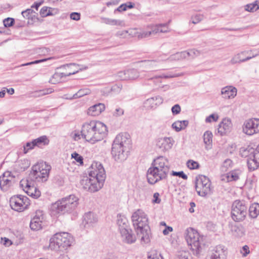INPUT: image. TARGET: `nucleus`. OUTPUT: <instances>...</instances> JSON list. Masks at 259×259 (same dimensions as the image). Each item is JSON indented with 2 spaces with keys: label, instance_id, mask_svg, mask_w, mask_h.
<instances>
[{
  "label": "nucleus",
  "instance_id": "nucleus-1",
  "mask_svg": "<svg viewBox=\"0 0 259 259\" xmlns=\"http://www.w3.org/2000/svg\"><path fill=\"white\" fill-rule=\"evenodd\" d=\"M107 128L103 123L92 120L85 122L81 130V137L92 144L103 140L107 134Z\"/></svg>",
  "mask_w": 259,
  "mask_h": 259
},
{
  "label": "nucleus",
  "instance_id": "nucleus-2",
  "mask_svg": "<svg viewBox=\"0 0 259 259\" xmlns=\"http://www.w3.org/2000/svg\"><path fill=\"white\" fill-rule=\"evenodd\" d=\"M169 170V162L164 156H159L155 159L147 172L148 182L154 184L159 181L165 179Z\"/></svg>",
  "mask_w": 259,
  "mask_h": 259
},
{
  "label": "nucleus",
  "instance_id": "nucleus-3",
  "mask_svg": "<svg viewBox=\"0 0 259 259\" xmlns=\"http://www.w3.org/2000/svg\"><path fill=\"white\" fill-rule=\"evenodd\" d=\"M78 200L74 195H70L58 200L51 206V215L57 217L58 215L72 212L78 206Z\"/></svg>",
  "mask_w": 259,
  "mask_h": 259
},
{
  "label": "nucleus",
  "instance_id": "nucleus-4",
  "mask_svg": "<svg viewBox=\"0 0 259 259\" xmlns=\"http://www.w3.org/2000/svg\"><path fill=\"white\" fill-rule=\"evenodd\" d=\"M129 135L127 133H120L116 136L113 141L111 148V154L114 160L120 162L127 158L126 145L129 142Z\"/></svg>",
  "mask_w": 259,
  "mask_h": 259
},
{
  "label": "nucleus",
  "instance_id": "nucleus-5",
  "mask_svg": "<svg viewBox=\"0 0 259 259\" xmlns=\"http://www.w3.org/2000/svg\"><path fill=\"white\" fill-rule=\"evenodd\" d=\"M51 169V165L46 162H38L32 167L29 178L32 181L46 182L48 180Z\"/></svg>",
  "mask_w": 259,
  "mask_h": 259
},
{
  "label": "nucleus",
  "instance_id": "nucleus-6",
  "mask_svg": "<svg viewBox=\"0 0 259 259\" xmlns=\"http://www.w3.org/2000/svg\"><path fill=\"white\" fill-rule=\"evenodd\" d=\"M73 242V238L70 234L66 232L56 233L50 239L49 247L55 250L66 249L71 246Z\"/></svg>",
  "mask_w": 259,
  "mask_h": 259
},
{
  "label": "nucleus",
  "instance_id": "nucleus-7",
  "mask_svg": "<svg viewBox=\"0 0 259 259\" xmlns=\"http://www.w3.org/2000/svg\"><path fill=\"white\" fill-rule=\"evenodd\" d=\"M186 240L188 244L191 246L194 253L198 255L203 246V237L194 229L189 228L186 231Z\"/></svg>",
  "mask_w": 259,
  "mask_h": 259
},
{
  "label": "nucleus",
  "instance_id": "nucleus-8",
  "mask_svg": "<svg viewBox=\"0 0 259 259\" xmlns=\"http://www.w3.org/2000/svg\"><path fill=\"white\" fill-rule=\"evenodd\" d=\"M247 204L244 200H236L232 205L231 217L237 222L244 221L247 215Z\"/></svg>",
  "mask_w": 259,
  "mask_h": 259
},
{
  "label": "nucleus",
  "instance_id": "nucleus-9",
  "mask_svg": "<svg viewBox=\"0 0 259 259\" xmlns=\"http://www.w3.org/2000/svg\"><path fill=\"white\" fill-rule=\"evenodd\" d=\"M195 189L197 194L202 197L210 195L212 193L211 182L208 177L199 175L196 178Z\"/></svg>",
  "mask_w": 259,
  "mask_h": 259
},
{
  "label": "nucleus",
  "instance_id": "nucleus-10",
  "mask_svg": "<svg viewBox=\"0 0 259 259\" xmlns=\"http://www.w3.org/2000/svg\"><path fill=\"white\" fill-rule=\"evenodd\" d=\"M80 185L84 190L90 192H97L103 186L102 182L99 181L98 178H93L90 176L83 177L80 180Z\"/></svg>",
  "mask_w": 259,
  "mask_h": 259
},
{
  "label": "nucleus",
  "instance_id": "nucleus-11",
  "mask_svg": "<svg viewBox=\"0 0 259 259\" xmlns=\"http://www.w3.org/2000/svg\"><path fill=\"white\" fill-rule=\"evenodd\" d=\"M28 199L23 195H15L10 200L11 208L17 211L21 212L25 210L29 205Z\"/></svg>",
  "mask_w": 259,
  "mask_h": 259
},
{
  "label": "nucleus",
  "instance_id": "nucleus-12",
  "mask_svg": "<svg viewBox=\"0 0 259 259\" xmlns=\"http://www.w3.org/2000/svg\"><path fill=\"white\" fill-rule=\"evenodd\" d=\"M133 225L135 229H145L147 228L148 218L145 213L141 209L135 211L132 217Z\"/></svg>",
  "mask_w": 259,
  "mask_h": 259
},
{
  "label": "nucleus",
  "instance_id": "nucleus-13",
  "mask_svg": "<svg viewBox=\"0 0 259 259\" xmlns=\"http://www.w3.org/2000/svg\"><path fill=\"white\" fill-rule=\"evenodd\" d=\"M89 176L93 178H98V180L104 184L106 174L104 168L100 162H94L91 166Z\"/></svg>",
  "mask_w": 259,
  "mask_h": 259
},
{
  "label": "nucleus",
  "instance_id": "nucleus-14",
  "mask_svg": "<svg viewBox=\"0 0 259 259\" xmlns=\"http://www.w3.org/2000/svg\"><path fill=\"white\" fill-rule=\"evenodd\" d=\"M20 186L28 195L32 198H37L40 196V191L28 179L22 180L20 182Z\"/></svg>",
  "mask_w": 259,
  "mask_h": 259
},
{
  "label": "nucleus",
  "instance_id": "nucleus-15",
  "mask_svg": "<svg viewBox=\"0 0 259 259\" xmlns=\"http://www.w3.org/2000/svg\"><path fill=\"white\" fill-rule=\"evenodd\" d=\"M243 132L249 136L259 133V119L252 118L244 121Z\"/></svg>",
  "mask_w": 259,
  "mask_h": 259
},
{
  "label": "nucleus",
  "instance_id": "nucleus-16",
  "mask_svg": "<svg viewBox=\"0 0 259 259\" xmlns=\"http://www.w3.org/2000/svg\"><path fill=\"white\" fill-rule=\"evenodd\" d=\"M15 182V177L11 171H5L0 177V188L3 191H8Z\"/></svg>",
  "mask_w": 259,
  "mask_h": 259
},
{
  "label": "nucleus",
  "instance_id": "nucleus-17",
  "mask_svg": "<svg viewBox=\"0 0 259 259\" xmlns=\"http://www.w3.org/2000/svg\"><path fill=\"white\" fill-rule=\"evenodd\" d=\"M175 140L171 137H160L156 139V146L163 152H166L171 149L175 144Z\"/></svg>",
  "mask_w": 259,
  "mask_h": 259
},
{
  "label": "nucleus",
  "instance_id": "nucleus-18",
  "mask_svg": "<svg viewBox=\"0 0 259 259\" xmlns=\"http://www.w3.org/2000/svg\"><path fill=\"white\" fill-rule=\"evenodd\" d=\"M227 251L225 246L218 245L214 247L208 255L212 259H226Z\"/></svg>",
  "mask_w": 259,
  "mask_h": 259
},
{
  "label": "nucleus",
  "instance_id": "nucleus-19",
  "mask_svg": "<svg viewBox=\"0 0 259 259\" xmlns=\"http://www.w3.org/2000/svg\"><path fill=\"white\" fill-rule=\"evenodd\" d=\"M117 76L121 80H134L139 76V73L135 69H129L118 72Z\"/></svg>",
  "mask_w": 259,
  "mask_h": 259
},
{
  "label": "nucleus",
  "instance_id": "nucleus-20",
  "mask_svg": "<svg viewBox=\"0 0 259 259\" xmlns=\"http://www.w3.org/2000/svg\"><path fill=\"white\" fill-rule=\"evenodd\" d=\"M98 222L96 215L92 212L89 211L83 215L82 225L86 229H89L94 226Z\"/></svg>",
  "mask_w": 259,
  "mask_h": 259
},
{
  "label": "nucleus",
  "instance_id": "nucleus-21",
  "mask_svg": "<svg viewBox=\"0 0 259 259\" xmlns=\"http://www.w3.org/2000/svg\"><path fill=\"white\" fill-rule=\"evenodd\" d=\"M232 124L229 118H224L221 122L219 124L217 133L220 136H223L228 133H229L232 128Z\"/></svg>",
  "mask_w": 259,
  "mask_h": 259
},
{
  "label": "nucleus",
  "instance_id": "nucleus-22",
  "mask_svg": "<svg viewBox=\"0 0 259 259\" xmlns=\"http://www.w3.org/2000/svg\"><path fill=\"white\" fill-rule=\"evenodd\" d=\"M251 51H243L235 55L231 60V63L233 64L245 62L256 56L257 54L252 55L251 56H247V54H250Z\"/></svg>",
  "mask_w": 259,
  "mask_h": 259
},
{
  "label": "nucleus",
  "instance_id": "nucleus-23",
  "mask_svg": "<svg viewBox=\"0 0 259 259\" xmlns=\"http://www.w3.org/2000/svg\"><path fill=\"white\" fill-rule=\"evenodd\" d=\"M247 163L250 171L254 170L259 166V145L258 150L247 159Z\"/></svg>",
  "mask_w": 259,
  "mask_h": 259
},
{
  "label": "nucleus",
  "instance_id": "nucleus-24",
  "mask_svg": "<svg viewBox=\"0 0 259 259\" xmlns=\"http://www.w3.org/2000/svg\"><path fill=\"white\" fill-rule=\"evenodd\" d=\"M44 217L42 212L38 210L36 212V215L31 220L30 228L33 230H39L42 228V220Z\"/></svg>",
  "mask_w": 259,
  "mask_h": 259
},
{
  "label": "nucleus",
  "instance_id": "nucleus-25",
  "mask_svg": "<svg viewBox=\"0 0 259 259\" xmlns=\"http://www.w3.org/2000/svg\"><path fill=\"white\" fill-rule=\"evenodd\" d=\"M120 232L122 240L124 242L128 244H132L136 241V237L135 235L133 234L132 230L130 228L127 229L122 228Z\"/></svg>",
  "mask_w": 259,
  "mask_h": 259
},
{
  "label": "nucleus",
  "instance_id": "nucleus-26",
  "mask_svg": "<svg viewBox=\"0 0 259 259\" xmlns=\"http://www.w3.org/2000/svg\"><path fill=\"white\" fill-rule=\"evenodd\" d=\"M237 89L233 86H227L222 89L221 94L225 99L234 98L237 95Z\"/></svg>",
  "mask_w": 259,
  "mask_h": 259
},
{
  "label": "nucleus",
  "instance_id": "nucleus-27",
  "mask_svg": "<svg viewBox=\"0 0 259 259\" xmlns=\"http://www.w3.org/2000/svg\"><path fill=\"white\" fill-rule=\"evenodd\" d=\"M105 109V106L103 103H98L90 107L87 113L89 115L96 116L100 115Z\"/></svg>",
  "mask_w": 259,
  "mask_h": 259
},
{
  "label": "nucleus",
  "instance_id": "nucleus-28",
  "mask_svg": "<svg viewBox=\"0 0 259 259\" xmlns=\"http://www.w3.org/2000/svg\"><path fill=\"white\" fill-rule=\"evenodd\" d=\"M137 235L141 238V242L144 243H147L150 241L149 234V227L145 228V229L136 230Z\"/></svg>",
  "mask_w": 259,
  "mask_h": 259
},
{
  "label": "nucleus",
  "instance_id": "nucleus-29",
  "mask_svg": "<svg viewBox=\"0 0 259 259\" xmlns=\"http://www.w3.org/2000/svg\"><path fill=\"white\" fill-rule=\"evenodd\" d=\"M257 150L258 147L256 149H254L250 146H247V147L241 148L239 152L242 157H244L248 159L250 155L253 154Z\"/></svg>",
  "mask_w": 259,
  "mask_h": 259
},
{
  "label": "nucleus",
  "instance_id": "nucleus-30",
  "mask_svg": "<svg viewBox=\"0 0 259 259\" xmlns=\"http://www.w3.org/2000/svg\"><path fill=\"white\" fill-rule=\"evenodd\" d=\"M188 124L189 121L187 120H177L172 124L171 127L176 132H179L184 130L188 126Z\"/></svg>",
  "mask_w": 259,
  "mask_h": 259
},
{
  "label": "nucleus",
  "instance_id": "nucleus-31",
  "mask_svg": "<svg viewBox=\"0 0 259 259\" xmlns=\"http://www.w3.org/2000/svg\"><path fill=\"white\" fill-rule=\"evenodd\" d=\"M117 223L119 226L120 232H121L122 228L126 229L129 228L128 221L123 215L119 214L117 215Z\"/></svg>",
  "mask_w": 259,
  "mask_h": 259
},
{
  "label": "nucleus",
  "instance_id": "nucleus-32",
  "mask_svg": "<svg viewBox=\"0 0 259 259\" xmlns=\"http://www.w3.org/2000/svg\"><path fill=\"white\" fill-rule=\"evenodd\" d=\"M68 76H70V75H69V72L64 73L56 72L52 75L49 80V82L52 84H56L61 81V78L63 77Z\"/></svg>",
  "mask_w": 259,
  "mask_h": 259
},
{
  "label": "nucleus",
  "instance_id": "nucleus-33",
  "mask_svg": "<svg viewBox=\"0 0 259 259\" xmlns=\"http://www.w3.org/2000/svg\"><path fill=\"white\" fill-rule=\"evenodd\" d=\"M65 67L70 68L71 69H72V68H75L74 70H73L71 72H69V75H70L72 74H74L79 72V71L84 70L88 68V67L85 65H79L75 63H71L69 64H67L65 66Z\"/></svg>",
  "mask_w": 259,
  "mask_h": 259
},
{
  "label": "nucleus",
  "instance_id": "nucleus-34",
  "mask_svg": "<svg viewBox=\"0 0 259 259\" xmlns=\"http://www.w3.org/2000/svg\"><path fill=\"white\" fill-rule=\"evenodd\" d=\"M136 30L135 29H131L124 32L126 33H129L130 35H136L137 34L138 37L141 38L148 37L152 35L150 30L148 31H143L140 33L136 32Z\"/></svg>",
  "mask_w": 259,
  "mask_h": 259
},
{
  "label": "nucleus",
  "instance_id": "nucleus-35",
  "mask_svg": "<svg viewBox=\"0 0 259 259\" xmlns=\"http://www.w3.org/2000/svg\"><path fill=\"white\" fill-rule=\"evenodd\" d=\"M91 93L89 89L85 88L79 90L76 93L74 94L72 97H67L66 99L68 100H72L82 97L85 95L90 94Z\"/></svg>",
  "mask_w": 259,
  "mask_h": 259
},
{
  "label": "nucleus",
  "instance_id": "nucleus-36",
  "mask_svg": "<svg viewBox=\"0 0 259 259\" xmlns=\"http://www.w3.org/2000/svg\"><path fill=\"white\" fill-rule=\"evenodd\" d=\"M259 214V204L254 203L252 204L249 208V217L252 219H255Z\"/></svg>",
  "mask_w": 259,
  "mask_h": 259
},
{
  "label": "nucleus",
  "instance_id": "nucleus-37",
  "mask_svg": "<svg viewBox=\"0 0 259 259\" xmlns=\"http://www.w3.org/2000/svg\"><path fill=\"white\" fill-rule=\"evenodd\" d=\"M241 171L239 169H236L227 174L228 181H236L239 179Z\"/></svg>",
  "mask_w": 259,
  "mask_h": 259
},
{
  "label": "nucleus",
  "instance_id": "nucleus-38",
  "mask_svg": "<svg viewBox=\"0 0 259 259\" xmlns=\"http://www.w3.org/2000/svg\"><path fill=\"white\" fill-rule=\"evenodd\" d=\"M101 22L108 25H122L123 21L116 20L108 18L102 17L101 18Z\"/></svg>",
  "mask_w": 259,
  "mask_h": 259
},
{
  "label": "nucleus",
  "instance_id": "nucleus-39",
  "mask_svg": "<svg viewBox=\"0 0 259 259\" xmlns=\"http://www.w3.org/2000/svg\"><path fill=\"white\" fill-rule=\"evenodd\" d=\"M185 54H185L184 51L178 52L170 56V57L167 59V60L170 61H176L186 59L185 56Z\"/></svg>",
  "mask_w": 259,
  "mask_h": 259
},
{
  "label": "nucleus",
  "instance_id": "nucleus-40",
  "mask_svg": "<svg viewBox=\"0 0 259 259\" xmlns=\"http://www.w3.org/2000/svg\"><path fill=\"white\" fill-rule=\"evenodd\" d=\"M245 10L250 12H253L259 9V1H255L252 3L245 6Z\"/></svg>",
  "mask_w": 259,
  "mask_h": 259
},
{
  "label": "nucleus",
  "instance_id": "nucleus-41",
  "mask_svg": "<svg viewBox=\"0 0 259 259\" xmlns=\"http://www.w3.org/2000/svg\"><path fill=\"white\" fill-rule=\"evenodd\" d=\"M155 60H145L141 62V66L147 69H153L156 66Z\"/></svg>",
  "mask_w": 259,
  "mask_h": 259
},
{
  "label": "nucleus",
  "instance_id": "nucleus-42",
  "mask_svg": "<svg viewBox=\"0 0 259 259\" xmlns=\"http://www.w3.org/2000/svg\"><path fill=\"white\" fill-rule=\"evenodd\" d=\"M212 134L210 131H206L203 135V141L205 145H209L212 142Z\"/></svg>",
  "mask_w": 259,
  "mask_h": 259
},
{
  "label": "nucleus",
  "instance_id": "nucleus-43",
  "mask_svg": "<svg viewBox=\"0 0 259 259\" xmlns=\"http://www.w3.org/2000/svg\"><path fill=\"white\" fill-rule=\"evenodd\" d=\"M155 101L154 97H152L146 100L144 102V106L147 109H154L156 108L155 105Z\"/></svg>",
  "mask_w": 259,
  "mask_h": 259
},
{
  "label": "nucleus",
  "instance_id": "nucleus-44",
  "mask_svg": "<svg viewBox=\"0 0 259 259\" xmlns=\"http://www.w3.org/2000/svg\"><path fill=\"white\" fill-rule=\"evenodd\" d=\"M185 58H187L188 57H191L192 58H195L199 56L200 54V52L195 49L189 50L188 51H184Z\"/></svg>",
  "mask_w": 259,
  "mask_h": 259
},
{
  "label": "nucleus",
  "instance_id": "nucleus-45",
  "mask_svg": "<svg viewBox=\"0 0 259 259\" xmlns=\"http://www.w3.org/2000/svg\"><path fill=\"white\" fill-rule=\"evenodd\" d=\"M52 9L47 7H43L40 11V15L42 17H46L48 16L52 15L51 12Z\"/></svg>",
  "mask_w": 259,
  "mask_h": 259
},
{
  "label": "nucleus",
  "instance_id": "nucleus-46",
  "mask_svg": "<svg viewBox=\"0 0 259 259\" xmlns=\"http://www.w3.org/2000/svg\"><path fill=\"white\" fill-rule=\"evenodd\" d=\"M54 92L53 89L51 88L46 89L42 90H39L35 92V97H40L51 94Z\"/></svg>",
  "mask_w": 259,
  "mask_h": 259
},
{
  "label": "nucleus",
  "instance_id": "nucleus-47",
  "mask_svg": "<svg viewBox=\"0 0 259 259\" xmlns=\"http://www.w3.org/2000/svg\"><path fill=\"white\" fill-rule=\"evenodd\" d=\"M168 25V23L159 24L155 25H151L149 26L151 28V32L152 35H155L158 33V27H166Z\"/></svg>",
  "mask_w": 259,
  "mask_h": 259
},
{
  "label": "nucleus",
  "instance_id": "nucleus-48",
  "mask_svg": "<svg viewBox=\"0 0 259 259\" xmlns=\"http://www.w3.org/2000/svg\"><path fill=\"white\" fill-rule=\"evenodd\" d=\"M232 165V161L230 159H226L221 167L223 171H226L229 168L231 167Z\"/></svg>",
  "mask_w": 259,
  "mask_h": 259
},
{
  "label": "nucleus",
  "instance_id": "nucleus-49",
  "mask_svg": "<svg viewBox=\"0 0 259 259\" xmlns=\"http://www.w3.org/2000/svg\"><path fill=\"white\" fill-rule=\"evenodd\" d=\"M187 166L190 169H195L199 167V164L193 160H189L187 162Z\"/></svg>",
  "mask_w": 259,
  "mask_h": 259
},
{
  "label": "nucleus",
  "instance_id": "nucleus-50",
  "mask_svg": "<svg viewBox=\"0 0 259 259\" xmlns=\"http://www.w3.org/2000/svg\"><path fill=\"white\" fill-rule=\"evenodd\" d=\"M47 138L46 136H42L36 139L33 140L34 142V144L35 146H39L40 145L44 144V145L46 144V141H47Z\"/></svg>",
  "mask_w": 259,
  "mask_h": 259
},
{
  "label": "nucleus",
  "instance_id": "nucleus-51",
  "mask_svg": "<svg viewBox=\"0 0 259 259\" xmlns=\"http://www.w3.org/2000/svg\"><path fill=\"white\" fill-rule=\"evenodd\" d=\"M33 13H35V12L31 9H28L21 13L23 17L28 19L32 18Z\"/></svg>",
  "mask_w": 259,
  "mask_h": 259
},
{
  "label": "nucleus",
  "instance_id": "nucleus-52",
  "mask_svg": "<svg viewBox=\"0 0 259 259\" xmlns=\"http://www.w3.org/2000/svg\"><path fill=\"white\" fill-rule=\"evenodd\" d=\"M184 73H172L171 72L168 73L166 75L162 74L159 76L158 77L160 78H174L176 77H179L181 76H183Z\"/></svg>",
  "mask_w": 259,
  "mask_h": 259
},
{
  "label": "nucleus",
  "instance_id": "nucleus-53",
  "mask_svg": "<svg viewBox=\"0 0 259 259\" xmlns=\"http://www.w3.org/2000/svg\"><path fill=\"white\" fill-rule=\"evenodd\" d=\"M121 89V87L119 85L117 84H115L113 85L112 87H107V89L106 90H108V92L111 91V93L113 92L115 94H117L120 92Z\"/></svg>",
  "mask_w": 259,
  "mask_h": 259
},
{
  "label": "nucleus",
  "instance_id": "nucleus-54",
  "mask_svg": "<svg viewBox=\"0 0 259 259\" xmlns=\"http://www.w3.org/2000/svg\"><path fill=\"white\" fill-rule=\"evenodd\" d=\"M219 119V115L217 113H213L207 117L205 118V122L207 123L211 122V121H217Z\"/></svg>",
  "mask_w": 259,
  "mask_h": 259
},
{
  "label": "nucleus",
  "instance_id": "nucleus-55",
  "mask_svg": "<svg viewBox=\"0 0 259 259\" xmlns=\"http://www.w3.org/2000/svg\"><path fill=\"white\" fill-rule=\"evenodd\" d=\"M203 19V15L202 14H196L192 17L191 20L192 23L193 24L198 23L199 22L202 21Z\"/></svg>",
  "mask_w": 259,
  "mask_h": 259
},
{
  "label": "nucleus",
  "instance_id": "nucleus-56",
  "mask_svg": "<svg viewBox=\"0 0 259 259\" xmlns=\"http://www.w3.org/2000/svg\"><path fill=\"white\" fill-rule=\"evenodd\" d=\"M231 231L233 235L237 237L241 236L242 235V231L240 230L239 228L236 226L232 227Z\"/></svg>",
  "mask_w": 259,
  "mask_h": 259
},
{
  "label": "nucleus",
  "instance_id": "nucleus-57",
  "mask_svg": "<svg viewBox=\"0 0 259 259\" xmlns=\"http://www.w3.org/2000/svg\"><path fill=\"white\" fill-rule=\"evenodd\" d=\"M35 145L34 144V142L32 141L31 142H27L26 144L24 146V153L25 154L27 153L29 150H31L33 149V148L35 147Z\"/></svg>",
  "mask_w": 259,
  "mask_h": 259
},
{
  "label": "nucleus",
  "instance_id": "nucleus-58",
  "mask_svg": "<svg viewBox=\"0 0 259 259\" xmlns=\"http://www.w3.org/2000/svg\"><path fill=\"white\" fill-rule=\"evenodd\" d=\"M71 156L72 158H74L77 162L79 163L80 164H83V159L81 155L75 152L71 154Z\"/></svg>",
  "mask_w": 259,
  "mask_h": 259
},
{
  "label": "nucleus",
  "instance_id": "nucleus-59",
  "mask_svg": "<svg viewBox=\"0 0 259 259\" xmlns=\"http://www.w3.org/2000/svg\"><path fill=\"white\" fill-rule=\"evenodd\" d=\"M15 20L12 18H7L3 20L4 25L6 27H11L14 24Z\"/></svg>",
  "mask_w": 259,
  "mask_h": 259
},
{
  "label": "nucleus",
  "instance_id": "nucleus-60",
  "mask_svg": "<svg viewBox=\"0 0 259 259\" xmlns=\"http://www.w3.org/2000/svg\"><path fill=\"white\" fill-rule=\"evenodd\" d=\"M171 175L173 176H178L180 178L183 179L184 180H187L188 179L187 176L183 171H172Z\"/></svg>",
  "mask_w": 259,
  "mask_h": 259
},
{
  "label": "nucleus",
  "instance_id": "nucleus-61",
  "mask_svg": "<svg viewBox=\"0 0 259 259\" xmlns=\"http://www.w3.org/2000/svg\"><path fill=\"white\" fill-rule=\"evenodd\" d=\"M181 108L179 104H176L171 108V112L174 115H177L181 112Z\"/></svg>",
  "mask_w": 259,
  "mask_h": 259
},
{
  "label": "nucleus",
  "instance_id": "nucleus-62",
  "mask_svg": "<svg viewBox=\"0 0 259 259\" xmlns=\"http://www.w3.org/2000/svg\"><path fill=\"white\" fill-rule=\"evenodd\" d=\"M243 256H246L249 253V247L247 245H244L240 250Z\"/></svg>",
  "mask_w": 259,
  "mask_h": 259
},
{
  "label": "nucleus",
  "instance_id": "nucleus-63",
  "mask_svg": "<svg viewBox=\"0 0 259 259\" xmlns=\"http://www.w3.org/2000/svg\"><path fill=\"white\" fill-rule=\"evenodd\" d=\"M70 17L72 20L77 21L80 19V14L79 13L73 12L70 14Z\"/></svg>",
  "mask_w": 259,
  "mask_h": 259
},
{
  "label": "nucleus",
  "instance_id": "nucleus-64",
  "mask_svg": "<svg viewBox=\"0 0 259 259\" xmlns=\"http://www.w3.org/2000/svg\"><path fill=\"white\" fill-rule=\"evenodd\" d=\"M148 259H163V258L160 254L153 253L148 256Z\"/></svg>",
  "mask_w": 259,
  "mask_h": 259
}]
</instances>
